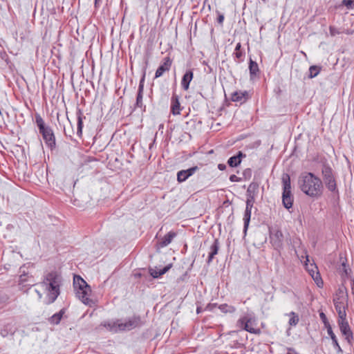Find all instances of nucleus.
<instances>
[{
  "label": "nucleus",
  "mask_w": 354,
  "mask_h": 354,
  "mask_svg": "<svg viewBox=\"0 0 354 354\" xmlns=\"http://www.w3.org/2000/svg\"><path fill=\"white\" fill-rule=\"evenodd\" d=\"M255 187H256V186H255L254 185H252V184H251V185H250V186H249V187H248V192H250V190H251L252 189H254V188H255Z\"/></svg>",
  "instance_id": "ea45409f"
},
{
  "label": "nucleus",
  "mask_w": 354,
  "mask_h": 354,
  "mask_svg": "<svg viewBox=\"0 0 354 354\" xmlns=\"http://www.w3.org/2000/svg\"><path fill=\"white\" fill-rule=\"evenodd\" d=\"M25 275H21L20 276V281L21 282H24L26 281V278H25Z\"/></svg>",
  "instance_id": "a19ab883"
},
{
  "label": "nucleus",
  "mask_w": 354,
  "mask_h": 354,
  "mask_svg": "<svg viewBox=\"0 0 354 354\" xmlns=\"http://www.w3.org/2000/svg\"><path fill=\"white\" fill-rule=\"evenodd\" d=\"M339 329L342 333L345 336L346 339L349 342L351 339L353 337V333L351 330L350 326L344 319H340L339 321Z\"/></svg>",
  "instance_id": "9b49d317"
},
{
  "label": "nucleus",
  "mask_w": 354,
  "mask_h": 354,
  "mask_svg": "<svg viewBox=\"0 0 354 354\" xmlns=\"http://www.w3.org/2000/svg\"><path fill=\"white\" fill-rule=\"evenodd\" d=\"M329 30H330V33L332 36H335V35L340 33V32L338 31L337 30V28L332 27V26L330 27Z\"/></svg>",
  "instance_id": "f704fd0d"
},
{
  "label": "nucleus",
  "mask_w": 354,
  "mask_h": 354,
  "mask_svg": "<svg viewBox=\"0 0 354 354\" xmlns=\"http://www.w3.org/2000/svg\"><path fill=\"white\" fill-rule=\"evenodd\" d=\"M352 292H353V294H354V281H353V286L352 288Z\"/></svg>",
  "instance_id": "a18cd8bd"
},
{
  "label": "nucleus",
  "mask_w": 354,
  "mask_h": 354,
  "mask_svg": "<svg viewBox=\"0 0 354 354\" xmlns=\"http://www.w3.org/2000/svg\"><path fill=\"white\" fill-rule=\"evenodd\" d=\"M101 1H102V0H95V6H97V5L99 3V2H100Z\"/></svg>",
  "instance_id": "c03bdc74"
},
{
  "label": "nucleus",
  "mask_w": 354,
  "mask_h": 354,
  "mask_svg": "<svg viewBox=\"0 0 354 354\" xmlns=\"http://www.w3.org/2000/svg\"><path fill=\"white\" fill-rule=\"evenodd\" d=\"M217 21H218V22L220 24H222L223 21H224V16H223V15H219L218 17Z\"/></svg>",
  "instance_id": "e433bc0d"
},
{
  "label": "nucleus",
  "mask_w": 354,
  "mask_h": 354,
  "mask_svg": "<svg viewBox=\"0 0 354 354\" xmlns=\"http://www.w3.org/2000/svg\"><path fill=\"white\" fill-rule=\"evenodd\" d=\"M140 325L139 317H133L125 322L117 320L105 323L104 326L110 331L116 333L118 331L130 330Z\"/></svg>",
  "instance_id": "20e7f679"
},
{
  "label": "nucleus",
  "mask_w": 354,
  "mask_h": 354,
  "mask_svg": "<svg viewBox=\"0 0 354 354\" xmlns=\"http://www.w3.org/2000/svg\"><path fill=\"white\" fill-rule=\"evenodd\" d=\"M142 93H143V85L140 82L138 87V92L136 99V104L138 106H142Z\"/></svg>",
  "instance_id": "393cba45"
},
{
  "label": "nucleus",
  "mask_w": 354,
  "mask_h": 354,
  "mask_svg": "<svg viewBox=\"0 0 354 354\" xmlns=\"http://www.w3.org/2000/svg\"><path fill=\"white\" fill-rule=\"evenodd\" d=\"M171 111L174 115L180 114V103L178 99L172 100Z\"/></svg>",
  "instance_id": "bb28decb"
},
{
  "label": "nucleus",
  "mask_w": 354,
  "mask_h": 354,
  "mask_svg": "<svg viewBox=\"0 0 354 354\" xmlns=\"http://www.w3.org/2000/svg\"><path fill=\"white\" fill-rule=\"evenodd\" d=\"M240 48H241V44L240 43H238L236 46V48H235V55L237 58H241L243 55L242 53L240 52Z\"/></svg>",
  "instance_id": "473e14b6"
},
{
  "label": "nucleus",
  "mask_w": 354,
  "mask_h": 354,
  "mask_svg": "<svg viewBox=\"0 0 354 354\" xmlns=\"http://www.w3.org/2000/svg\"><path fill=\"white\" fill-rule=\"evenodd\" d=\"M342 266H344V268H345V263H342Z\"/></svg>",
  "instance_id": "49530a36"
},
{
  "label": "nucleus",
  "mask_w": 354,
  "mask_h": 354,
  "mask_svg": "<svg viewBox=\"0 0 354 354\" xmlns=\"http://www.w3.org/2000/svg\"><path fill=\"white\" fill-rule=\"evenodd\" d=\"M46 144L50 148L55 145V138L52 129L50 127L40 131Z\"/></svg>",
  "instance_id": "6e6552de"
},
{
  "label": "nucleus",
  "mask_w": 354,
  "mask_h": 354,
  "mask_svg": "<svg viewBox=\"0 0 354 354\" xmlns=\"http://www.w3.org/2000/svg\"><path fill=\"white\" fill-rule=\"evenodd\" d=\"M218 308L224 313H234L236 311L235 307L226 304L220 305Z\"/></svg>",
  "instance_id": "4be33fe9"
},
{
  "label": "nucleus",
  "mask_w": 354,
  "mask_h": 354,
  "mask_svg": "<svg viewBox=\"0 0 354 354\" xmlns=\"http://www.w3.org/2000/svg\"><path fill=\"white\" fill-rule=\"evenodd\" d=\"M248 99L247 91H236L232 95V100L242 104Z\"/></svg>",
  "instance_id": "dca6fc26"
},
{
  "label": "nucleus",
  "mask_w": 354,
  "mask_h": 354,
  "mask_svg": "<svg viewBox=\"0 0 354 354\" xmlns=\"http://www.w3.org/2000/svg\"><path fill=\"white\" fill-rule=\"evenodd\" d=\"M171 264H169L165 266L164 268L159 270L156 268H149V273L153 278H158V277L166 273L171 268Z\"/></svg>",
  "instance_id": "a211bd4d"
},
{
  "label": "nucleus",
  "mask_w": 354,
  "mask_h": 354,
  "mask_svg": "<svg viewBox=\"0 0 354 354\" xmlns=\"http://www.w3.org/2000/svg\"><path fill=\"white\" fill-rule=\"evenodd\" d=\"M82 120L81 116H78L77 119V130L78 132L82 133Z\"/></svg>",
  "instance_id": "72a5a7b5"
},
{
  "label": "nucleus",
  "mask_w": 354,
  "mask_h": 354,
  "mask_svg": "<svg viewBox=\"0 0 354 354\" xmlns=\"http://www.w3.org/2000/svg\"><path fill=\"white\" fill-rule=\"evenodd\" d=\"M238 324L242 328L250 333H256V330L251 326V319L243 317L239 319Z\"/></svg>",
  "instance_id": "ddd939ff"
},
{
  "label": "nucleus",
  "mask_w": 354,
  "mask_h": 354,
  "mask_svg": "<svg viewBox=\"0 0 354 354\" xmlns=\"http://www.w3.org/2000/svg\"><path fill=\"white\" fill-rule=\"evenodd\" d=\"M320 317L322 319H326V315H324V313H320Z\"/></svg>",
  "instance_id": "79ce46f5"
},
{
  "label": "nucleus",
  "mask_w": 354,
  "mask_h": 354,
  "mask_svg": "<svg viewBox=\"0 0 354 354\" xmlns=\"http://www.w3.org/2000/svg\"><path fill=\"white\" fill-rule=\"evenodd\" d=\"M306 266L308 272L311 276H313V274L314 275L316 272H319L316 266L311 264L310 266H308L307 263H306Z\"/></svg>",
  "instance_id": "c756f323"
},
{
  "label": "nucleus",
  "mask_w": 354,
  "mask_h": 354,
  "mask_svg": "<svg viewBox=\"0 0 354 354\" xmlns=\"http://www.w3.org/2000/svg\"><path fill=\"white\" fill-rule=\"evenodd\" d=\"M311 277H313V279H314V281L319 287H321L322 286L323 281L319 272H316L314 275L313 274V276Z\"/></svg>",
  "instance_id": "c85d7f7f"
},
{
  "label": "nucleus",
  "mask_w": 354,
  "mask_h": 354,
  "mask_svg": "<svg viewBox=\"0 0 354 354\" xmlns=\"http://www.w3.org/2000/svg\"><path fill=\"white\" fill-rule=\"evenodd\" d=\"M193 79V72L187 71L183 75L181 81V86L185 91L189 89V83Z\"/></svg>",
  "instance_id": "2eb2a0df"
},
{
  "label": "nucleus",
  "mask_w": 354,
  "mask_h": 354,
  "mask_svg": "<svg viewBox=\"0 0 354 354\" xmlns=\"http://www.w3.org/2000/svg\"><path fill=\"white\" fill-rule=\"evenodd\" d=\"M230 180L232 182H238L239 178L236 175L233 174L230 176Z\"/></svg>",
  "instance_id": "c9c22d12"
},
{
  "label": "nucleus",
  "mask_w": 354,
  "mask_h": 354,
  "mask_svg": "<svg viewBox=\"0 0 354 354\" xmlns=\"http://www.w3.org/2000/svg\"><path fill=\"white\" fill-rule=\"evenodd\" d=\"M62 283V277L57 272H50L45 274L41 282L36 284L38 289L35 292L39 299L42 297L40 290L46 292L45 304H50L53 303L60 294V286Z\"/></svg>",
  "instance_id": "f257e3e1"
},
{
  "label": "nucleus",
  "mask_w": 354,
  "mask_h": 354,
  "mask_svg": "<svg viewBox=\"0 0 354 354\" xmlns=\"http://www.w3.org/2000/svg\"><path fill=\"white\" fill-rule=\"evenodd\" d=\"M323 178L327 188L333 192H337L336 182L332 174V170L327 167L323 171Z\"/></svg>",
  "instance_id": "0eeeda50"
},
{
  "label": "nucleus",
  "mask_w": 354,
  "mask_h": 354,
  "mask_svg": "<svg viewBox=\"0 0 354 354\" xmlns=\"http://www.w3.org/2000/svg\"><path fill=\"white\" fill-rule=\"evenodd\" d=\"M64 310H61L59 313L54 314L49 319L50 322L53 324H58L63 316Z\"/></svg>",
  "instance_id": "412c9836"
},
{
  "label": "nucleus",
  "mask_w": 354,
  "mask_h": 354,
  "mask_svg": "<svg viewBox=\"0 0 354 354\" xmlns=\"http://www.w3.org/2000/svg\"><path fill=\"white\" fill-rule=\"evenodd\" d=\"M342 4L348 9H354V0H342Z\"/></svg>",
  "instance_id": "7c9ffc66"
},
{
  "label": "nucleus",
  "mask_w": 354,
  "mask_h": 354,
  "mask_svg": "<svg viewBox=\"0 0 354 354\" xmlns=\"http://www.w3.org/2000/svg\"><path fill=\"white\" fill-rule=\"evenodd\" d=\"M242 156H243V153L239 151L236 156L230 158L227 161L228 165L232 167H237L241 162Z\"/></svg>",
  "instance_id": "aec40b11"
},
{
  "label": "nucleus",
  "mask_w": 354,
  "mask_h": 354,
  "mask_svg": "<svg viewBox=\"0 0 354 354\" xmlns=\"http://www.w3.org/2000/svg\"><path fill=\"white\" fill-rule=\"evenodd\" d=\"M301 190L310 197H318L322 193V182L313 173L306 172L301 174L298 181Z\"/></svg>",
  "instance_id": "f03ea898"
},
{
  "label": "nucleus",
  "mask_w": 354,
  "mask_h": 354,
  "mask_svg": "<svg viewBox=\"0 0 354 354\" xmlns=\"http://www.w3.org/2000/svg\"><path fill=\"white\" fill-rule=\"evenodd\" d=\"M249 69L251 76L255 75L259 71V66L257 62L250 59Z\"/></svg>",
  "instance_id": "a878e982"
},
{
  "label": "nucleus",
  "mask_w": 354,
  "mask_h": 354,
  "mask_svg": "<svg viewBox=\"0 0 354 354\" xmlns=\"http://www.w3.org/2000/svg\"><path fill=\"white\" fill-rule=\"evenodd\" d=\"M334 305L338 313L339 319L346 318V314L344 303L339 301V299H334Z\"/></svg>",
  "instance_id": "4468645a"
},
{
  "label": "nucleus",
  "mask_w": 354,
  "mask_h": 354,
  "mask_svg": "<svg viewBox=\"0 0 354 354\" xmlns=\"http://www.w3.org/2000/svg\"><path fill=\"white\" fill-rule=\"evenodd\" d=\"M306 261H308V256L306 257Z\"/></svg>",
  "instance_id": "de8ad7c7"
},
{
  "label": "nucleus",
  "mask_w": 354,
  "mask_h": 354,
  "mask_svg": "<svg viewBox=\"0 0 354 354\" xmlns=\"http://www.w3.org/2000/svg\"><path fill=\"white\" fill-rule=\"evenodd\" d=\"M218 241L217 239H215L213 244L210 247V251L207 259L208 263H209L212 261L214 257L218 253Z\"/></svg>",
  "instance_id": "6ab92c4d"
},
{
  "label": "nucleus",
  "mask_w": 354,
  "mask_h": 354,
  "mask_svg": "<svg viewBox=\"0 0 354 354\" xmlns=\"http://www.w3.org/2000/svg\"><path fill=\"white\" fill-rule=\"evenodd\" d=\"M73 287L75 291L76 297L84 304L91 306L92 299H90L91 295V288L87 283L78 275L73 277Z\"/></svg>",
  "instance_id": "7ed1b4c3"
},
{
  "label": "nucleus",
  "mask_w": 354,
  "mask_h": 354,
  "mask_svg": "<svg viewBox=\"0 0 354 354\" xmlns=\"http://www.w3.org/2000/svg\"><path fill=\"white\" fill-rule=\"evenodd\" d=\"M218 168L220 170L223 171V170H224V169L226 168V166H225V165H223V164H219V165H218Z\"/></svg>",
  "instance_id": "4c0bfd02"
},
{
  "label": "nucleus",
  "mask_w": 354,
  "mask_h": 354,
  "mask_svg": "<svg viewBox=\"0 0 354 354\" xmlns=\"http://www.w3.org/2000/svg\"><path fill=\"white\" fill-rule=\"evenodd\" d=\"M215 306V304H209L207 306L206 309L209 310H212V308Z\"/></svg>",
  "instance_id": "58836bf2"
},
{
  "label": "nucleus",
  "mask_w": 354,
  "mask_h": 354,
  "mask_svg": "<svg viewBox=\"0 0 354 354\" xmlns=\"http://www.w3.org/2000/svg\"><path fill=\"white\" fill-rule=\"evenodd\" d=\"M176 236V233L174 232H168L165 236L159 241V245L162 248L168 245L172 241L173 239Z\"/></svg>",
  "instance_id": "f3484780"
},
{
  "label": "nucleus",
  "mask_w": 354,
  "mask_h": 354,
  "mask_svg": "<svg viewBox=\"0 0 354 354\" xmlns=\"http://www.w3.org/2000/svg\"><path fill=\"white\" fill-rule=\"evenodd\" d=\"M328 335H330L332 341H333V345L337 349V351L339 352H342V349H341V347L339 346L338 342H337V337L335 336V335L333 333L331 328L330 327L328 329Z\"/></svg>",
  "instance_id": "5701e85b"
},
{
  "label": "nucleus",
  "mask_w": 354,
  "mask_h": 354,
  "mask_svg": "<svg viewBox=\"0 0 354 354\" xmlns=\"http://www.w3.org/2000/svg\"><path fill=\"white\" fill-rule=\"evenodd\" d=\"M198 169V167L197 166H195L188 169L179 171L177 173V180L179 183L185 181L189 177L192 176Z\"/></svg>",
  "instance_id": "9d476101"
},
{
  "label": "nucleus",
  "mask_w": 354,
  "mask_h": 354,
  "mask_svg": "<svg viewBox=\"0 0 354 354\" xmlns=\"http://www.w3.org/2000/svg\"><path fill=\"white\" fill-rule=\"evenodd\" d=\"M253 206V198H248L246 201V208L244 214V232L246 233L251 217V210Z\"/></svg>",
  "instance_id": "1a4fd4ad"
},
{
  "label": "nucleus",
  "mask_w": 354,
  "mask_h": 354,
  "mask_svg": "<svg viewBox=\"0 0 354 354\" xmlns=\"http://www.w3.org/2000/svg\"><path fill=\"white\" fill-rule=\"evenodd\" d=\"M35 122H36V124L39 129V132L48 127L45 126L44 120L39 114L36 115V116H35Z\"/></svg>",
  "instance_id": "b1692460"
},
{
  "label": "nucleus",
  "mask_w": 354,
  "mask_h": 354,
  "mask_svg": "<svg viewBox=\"0 0 354 354\" xmlns=\"http://www.w3.org/2000/svg\"><path fill=\"white\" fill-rule=\"evenodd\" d=\"M291 315H292V317L290 319L289 324L290 325L295 326L299 322V317L293 312L291 313Z\"/></svg>",
  "instance_id": "2f4dec72"
},
{
  "label": "nucleus",
  "mask_w": 354,
  "mask_h": 354,
  "mask_svg": "<svg viewBox=\"0 0 354 354\" xmlns=\"http://www.w3.org/2000/svg\"><path fill=\"white\" fill-rule=\"evenodd\" d=\"M201 311H202V308L201 307H198L196 309V313L198 314V313H201Z\"/></svg>",
  "instance_id": "37998d69"
},
{
  "label": "nucleus",
  "mask_w": 354,
  "mask_h": 354,
  "mask_svg": "<svg viewBox=\"0 0 354 354\" xmlns=\"http://www.w3.org/2000/svg\"><path fill=\"white\" fill-rule=\"evenodd\" d=\"M171 66V60L169 57H167L164 59L163 63L158 68L156 71L155 77L158 78L161 77L165 72L169 71Z\"/></svg>",
  "instance_id": "f8f14e48"
},
{
  "label": "nucleus",
  "mask_w": 354,
  "mask_h": 354,
  "mask_svg": "<svg viewBox=\"0 0 354 354\" xmlns=\"http://www.w3.org/2000/svg\"><path fill=\"white\" fill-rule=\"evenodd\" d=\"M320 72V68L317 66H311L309 68V77L313 78L316 77Z\"/></svg>",
  "instance_id": "cd10ccee"
},
{
  "label": "nucleus",
  "mask_w": 354,
  "mask_h": 354,
  "mask_svg": "<svg viewBox=\"0 0 354 354\" xmlns=\"http://www.w3.org/2000/svg\"><path fill=\"white\" fill-rule=\"evenodd\" d=\"M283 194L282 203L286 209H290L292 206L293 196L291 194L290 178L288 174H284L282 176Z\"/></svg>",
  "instance_id": "39448f33"
},
{
  "label": "nucleus",
  "mask_w": 354,
  "mask_h": 354,
  "mask_svg": "<svg viewBox=\"0 0 354 354\" xmlns=\"http://www.w3.org/2000/svg\"><path fill=\"white\" fill-rule=\"evenodd\" d=\"M270 243L276 250H281L283 248V236L282 232L278 229H272L270 231Z\"/></svg>",
  "instance_id": "423d86ee"
}]
</instances>
